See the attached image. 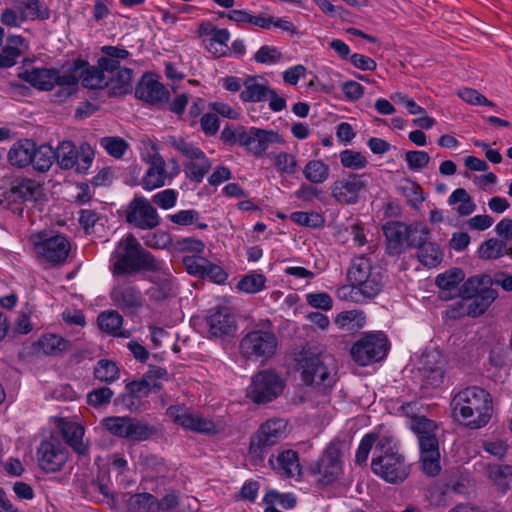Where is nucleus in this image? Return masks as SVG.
I'll return each mask as SVG.
<instances>
[{
    "instance_id": "obj_1",
    "label": "nucleus",
    "mask_w": 512,
    "mask_h": 512,
    "mask_svg": "<svg viewBox=\"0 0 512 512\" xmlns=\"http://www.w3.org/2000/svg\"><path fill=\"white\" fill-rule=\"evenodd\" d=\"M453 417L465 427L477 430L486 426L493 414L490 393L479 386H469L457 392L451 400Z\"/></svg>"
},
{
    "instance_id": "obj_2",
    "label": "nucleus",
    "mask_w": 512,
    "mask_h": 512,
    "mask_svg": "<svg viewBox=\"0 0 512 512\" xmlns=\"http://www.w3.org/2000/svg\"><path fill=\"white\" fill-rule=\"evenodd\" d=\"M113 276H133L139 272H158L161 261L143 248L133 234H127L116 245L110 256Z\"/></svg>"
},
{
    "instance_id": "obj_3",
    "label": "nucleus",
    "mask_w": 512,
    "mask_h": 512,
    "mask_svg": "<svg viewBox=\"0 0 512 512\" xmlns=\"http://www.w3.org/2000/svg\"><path fill=\"white\" fill-rule=\"evenodd\" d=\"M387 278L385 270L371 258L366 255L354 257L347 272V279L351 284V297H376L384 288Z\"/></svg>"
},
{
    "instance_id": "obj_4",
    "label": "nucleus",
    "mask_w": 512,
    "mask_h": 512,
    "mask_svg": "<svg viewBox=\"0 0 512 512\" xmlns=\"http://www.w3.org/2000/svg\"><path fill=\"white\" fill-rule=\"evenodd\" d=\"M371 470L390 484L404 482L410 474V465L390 437H382L376 443Z\"/></svg>"
},
{
    "instance_id": "obj_5",
    "label": "nucleus",
    "mask_w": 512,
    "mask_h": 512,
    "mask_svg": "<svg viewBox=\"0 0 512 512\" xmlns=\"http://www.w3.org/2000/svg\"><path fill=\"white\" fill-rule=\"evenodd\" d=\"M220 138L224 144L230 146L238 144L244 147L248 153L257 158L263 157L270 145L284 143L282 136L276 131L257 127L246 129L241 125H227L222 130Z\"/></svg>"
},
{
    "instance_id": "obj_6",
    "label": "nucleus",
    "mask_w": 512,
    "mask_h": 512,
    "mask_svg": "<svg viewBox=\"0 0 512 512\" xmlns=\"http://www.w3.org/2000/svg\"><path fill=\"white\" fill-rule=\"evenodd\" d=\"M300 367L301 378L306 385L326 389L336 382L335 359L330 354L305 355L300 362Z\"/></svg>"
},
{
    "instance_id": "obj_7",
    "label": "nucleus",
    "mask_w": 512,
    "mask_h": 512,
    "mask_svg": "<svg viewBox=\"0 0 512 512\" xmlns=\"http://www.w3.org/2000/svg\"><path fill=\"white\" fill-rule=\"evenodd\" d=\"M37 258L52 265L63 264L70 252V243L62 234L39 231L30 236Z\"/></svg>"
},
{
    "instance_id": "obj_8",
    "label": "nucleus",
    "mask_w": 512,
    "mask_h": 512,
    "mask_svg": "<svg viewBox=\"0 0 512 512\" xmlns=\"http://www.w3.org/2000/svg\"><path fill=\"white\" fill-rule=\"evenodd\" d=\"M278 346V338L271 329L260 328L248 332L240 341V354L253 361L272 358Z\"/></svg>"
},
{
    "instance_id": "obj_9",
    "label": "nucleus",
    "mask_w": 512,
    "mask_h": 512,
    "mask_svg": "<svg viewBox=\"0 0 512 512\" xmlns=\"http://www.w3.org/2000/svg\"><path fill=\"white\" fill-rule=\"evenodd\" d=\"M286 422L283 419H269L263 423L257 434L251 438L249 453L254 464L260 465L265 460L267 450L285 437Z\"/></svg>"
},
{
    "instance_id": "obj_10",
    "label": "nucleus",
    "mask_w": 512,
    "mask_h": 512,
    "mask_svg": "<svg viewBox=\"0 0 512 512\" xmlns=\"http://www.w3.org/2000/svg\"><path fill=\"white\" fill-rule=\"evenodd\" d=\"M285 388V381L272 370L257 372L247 388V397L255 404H267L276 400Z\"/></svg>"
},
{
    "instance_id": "obj_11",
    "label": "nucleus",
    "mask_w": 512,
    "mask_h": 512,
    "mask_svg": "<svg viewBox=\"0 0 512 512\" xmlns=\"http://www.w3.org/2000/svg\"><path fill=\"white\" fill-rule=\"evenodd\" d=\"M54 152L55 160L62 169L74 168L80 174L88 171L94 159V151L86 142L82 143L78 150L73 142L63 141L54 149Z\"/></svg>"
},
{
    "instance_id": "obj_12",
    "label": "nucleus",
    "mask_w": 512,
    "mask_h": 512,
    "mask_svg": "<svg viewBox=\"0 0 512 512\" xmlns=\"http://www.w3.org/2000/svg\"><path fill=\"white\" fill-rule=\"evenodd\" d=\"M389 349L388 339L382 332L369 333L358 340L351 348L353 360L366 366L374 362H379L387 355Z\"/></svg>"
},
{
    "instance_id": "obj_13",
    "label": "nucleus",
    "mask_w": 512,
    "mask_h": 512,
    "mask_svg": "<svg viewBox=\"0 0 512 512\" xmlns=\"http://www.w3.org/2000/svg\"><path fill=\"white\" fill-rule=\"evenodd\" d=\"M171 145L189 159V161L184 164L186 177L195 183L202 182L212 165L204 152L182 138H172Z\"/></svg>"
},
{
    "instance_id": "obj_14",
    "label": "nucleus",
    "mask_w": 512,
    "mask_h": 512,
    "mask_svg": "<svg viewBox=\"0 0 512 512\" xmlns=\"http://www.w3.org/2000/svg\"><path fill=\"white\" fill-rule=\"evenodd\" d=\"M103 427L112 435L131 441H145L154 433V428L131 417H107L102 420Z\"/></svg>"
},
{
    "instance_id": "obj_15",
    "label": "nucleus",
    "mask_w": 512,
    "mask_h": 512,
    "mask_svg": "<svg viewBox=\"0 0 512 512\" xmlns=\"http://www.w3.org/2000/svg\"><path fill=\"white\" fill-rule=\"evenodd\" d=\"M341 454L340 442L332 441L323 451L321 458L309 468L311 474L320 475V484H332L342 473Z\"/></svg>"
},
{
    "instance_id": "obj_16",
    "label": "nucleus",
    "mask_w": 512,
    "mask_h": 512,
    "mask_svg": "<svg viewBox=\"0 0 512 512\" xmlns=\"http://www.w3.org/2000/svg\"><path fill=\"white\" fill-rule=\"evenodd\" d=\"M126 222L141 230H151L160 224L156 208L143 196L134 197L125 209Z\"/></svg>"
},
{
    "instance_id": "obj_17",
    "label": "nucleus",
    "mask_w": 512,
    "mask_h": 512,
    "mask_svg": "<svg viewBox=\"0 0 512 512\" xmlns=\"http://www.w3.org/2000/svg\"><path fill=\"white\" fill-rule=\"evenodd\" d=\"M366 174L348 173L334 181L330 187L331 195L341 205L358 203L360 194L367 188Z\"/></svg>"
},
{
    "instance_id": "obj_18",
    "label": "nucleus",
    "mask_w": 512,
    "mask_h": 512,
    "mask_svg": "<svg viewBox=\"0 0 512 512\" xmlns=\"http://www.w3.org/2000/svg\"><path fill=\"white\" fill-rule=\"evenodd\" d=\"M36 455L42 471L56 473L61 471L68 461L69 452L59 440L51 439L40 442Z\"/></svg>"
},
{
    "instance_id": "obj_19",
    "label": "nucleus",
    "mask_w": 512,
    "mask_h": 512,
    "mask_svg": "<svg viewBox=\"0 0 512 512\" xmlns=\"http://www.w3.org/2000/svg\"><path fill=\"white\" fill-rule=\"evenodd\" d=\"M135 97L151 105L165 104L169 99V91L159 82L153 73H145L135 88Z\"/></svg>"
},
{
    "instance_id": "obj_20",
    "label": "nucleus",
    "mask_w": 512,
    "mask_h": 512,
    "mask_svg": "<svg viewBox=\"0 0 512 512\" xmlns=\"http://www.w3.org/2000/svg\"><path fill=\"white\" fill-rule=\"evenodd\" d=\"M461 294L468 301L467 314L472 317L483 314L498 297L496 289L484 288L482 285H475L473 290H470L467 281L462 285Z\"/></svg>"
},
{
    "instance_id": "obj_21",
    "label": "nucleus",
    "mask_w": 512,
    "mask_h": 512,
    "mask_svg": "<svg viewBox=\"0 0 512 512\" xmlns=\"http://www.w3.org/2000/svg\"><path fill=\"white\" fill-rule=\"evenodd\" d=\"M110 298L116 307L130 313L142 308L145 301L140 289L131 282L114 286L110 292Z\"/></svg>"
},
{
    "instance_id": "obj_22",
    "label": "nucleus",
    "mask_w": 512,
    "mask_h": 512,
    "mask_svg": "<svg viewBox=\"0 0 512 512\" xmlns=\"http://www.w3.org/2000/svg\"><path fill=\"white\" fill-rule=\"evenodd\" d=\"M423 472L431 477L441 471L439 442L436 434L418 438Z\"/></svg>"
},
{
    "instance_id": "obj_23",
    "label": "nucleus",
    "mask_w": 512,
    "mask_h": 512,
    "mask_svg": "<svg viewBox=\"0 0 512 512\" xmlns=\"http://www.w3.org/2000/svg\"><path fill=\"white\" fill-rule=\"evenodd\" d=\"M207 324L213 337L233 336L237 330L235 315L225 306L211 310L207 317Z\"/></svg>"
},
{
    "instance_id": "obj_24",
    "label": "nucleus",
    "mask_w": 512,
    "mask_h": 512,
    "mask_svg": "<svg viewBox=\"0 0 512 512\" xmlns=\"http://www.w3.org/2000/svg\"><path fill=\"white\" fill-rule=\"evenodd\" d=\"M41 195V187L31 179H17L12 182L10 188L4 193L8 204H22L36 201Z\"/></svg>"
},
{
    "instance_id": "obj_25",
    "label": "nucleus",
    "mask_w": 512,
    "mask_h": 512,
    "mask_svg": "<svg viewBox=\"0 0 512 512\" xmlns=\"http://www.w3.org/2000/svg\"><path fill=\"white\" fill-rule=\"evenodd\" d=\"M61 434L65 443L79 456L89 457V442L84 441L85 428L72 421L63 422Z\"/></svg>"
},
{
    "instance_id": "obj_26",
    "label": "nucleus",
    "mask_w": 512,
    "mask_h": 512,
    "mask_svg": "<svg viewBox=\"0 0 512 512\" xmlns=\"http://www.w3.org/2000/svg\"><path fill=\"white\" fill-rule=\"evenodd\" d=\"M74 71H79L82 85L89 89H103L108 86V75L99 65H90L87 61L77 59L74 61Z\"/></svg>"
},
{
    "instance_id": "obj_27",
    "label": "nucleus",
    "mask_w": 512,
    "mask_h": 512,
    "mask_svg": "<svg viewBox=\"0 0 512 512\" xmlns=\"http://www.w3.org/2000/svg\"><path fill=\"white\" fill-rule=\"evenodd\" d=\"M268 462L273 469L288 478H300L302 475L299 455L295 450L287 449L280 452L276 457V463L274 461V455H271Z\"/></svg>"
},
{
    "instance_id": "obj_28",
    "label": "nucleus",
    "mask_w": 512,
    "mask_h": 512,
    "mask_svg": "<svg viewBox=\"0 0 512 512\" xmlns=\"http://www.w3.org/2000/svg\"><path fill=\"white\" fill-rule=\"evenodd\" d=\"M383 234L386 239V252L389 255H399L403 252L406 243V224L398 221H390L383 225Z\"/></svg>"
},
{
    "instance_id": "obj_29",
    "label": "nucleus",
    "mask_w": 512,
    "mask_h": 512,
    "mask_svg": "<svg viewBox=\"0 0 512 512\" xmlns=\"http://www.w3.org/2000/svg\"><path fill=\"white\" fill-rule=\"evenodd\" d=\"M126 393L115 399L116 404H123L126 408H131L134 404V398L148 396L150 393H157L162 389L160 383L149 384L146 380L131 381L125 386Z\"/></svg>"
},
{
    "instance_id": "obj_30",
    "label": "nucleus",
    "mask_w": 512,
    "mask_h": 512,
    "mask_svg": "<svg viewBox=\"0 0 512 512\" xmlns=\"http://www.w3.org/2000/svg\"><path fill=\"white\" fill-rule=\"evenodd\" d=\"M465 274L460 268H453L436 277V285L439 288V297L449 300L455 297L461 290L459 284L464 280Z\"/></svg>"
},
{
    "instance_id": "obj_31",
    "label": "nucleus",
    "mask_w": 512,
    "mask_h": 512,
    "mask_svg": "<svg viewBox=\"0 0 512 512\" xmlns=\"http://www.w3.org/2000/svg\"><path fill=\"white\" fill-rule=\"evenodd\" d=\"M166 177V163L161 156L157 155L151 159L141 184L145 190L151 191L164 186Z\"/></svg>"
},
{
    "instance_id": "obj_32",
    "label": "nucleus",
    "mask_w": 512,
    "mask_h": 512,
    "mask_svg": "<svg viewBox=\"0 0 512 512\" xmlns=\"http://www.w3.org/2000/svg\"><path fill=\"white\" fill-rule=\"evenodd\" d=\"M35 143L29 139H21L15 142L8 151V162L18 168H24L33 161Z\"/></svg>"
},
{
    "instance_id": "obj_33",
    "label": "nucleus",
    "mask_w": 512,
    "mask_h": 512,
    "mask_svg": "<svg viewBox=\"0 0 512 512\" xmlns=\"http://www.w3.org/2000/svg\"><path fill=\"white\" fill-rule=\"evenodd\" d=\"M19 77L28 82L34 88L42 91H50L55 86L54 69L33 68L19 74Z\"/></svg>"
},
{
    "instance_id": "obj_34",
    "label": "nucleus",
    "mask_w": 512,
    "mask_h": 512,
    "mask_svg": "<svg viewBox=\"0 0 512 512\" xmlns=\"http://www.w3.org/2000/svg\"><path fill=\"white\" fill-rule=\"evenodd\" d=\"M434 366L428 360L422 368V381L425 387L437 388L442 385L445 377V361L440 354L431 355Z\"/></svg>"
},
{
    "instance_id": "obj_35",
    "label": "nucleus",
    "mask_w": 512,
    "mask_h": 512,
    "mask_svg": "<svg viewBox=\"0 0 512 512\" xmlns=\"http://www.w3.org/2000/svg\"><path fill=\"white\" fill-rule=\"evenodd\" d=\"M22 20H47L50 17L48 6L41 0H15Z\"/></svg>"
},
{
    "instance_id": "obj_36",
    "label": "nucleus",
    "mask_w": 512,
    "mask_h": 512,
    "mask_svg": "<svg viewBox=\"0 0 512 512\" xmlns=\"http://www.w3.org/2000/svg\"><path fill=\"white\" fill-rule=\"evenodd\" d=\"M476 286H484V288L493 289V285L501 286L505 291H512V275L504 272L495 274L494 277L483 274L473 276L467 280V286L470 290Z\"/></svg>"
},
{
    "instance_id": "obj_37",
    "label": "nucleus",
    "mask_w": 512,
    "mask_h": 512,
    "mask_svg": "<svg viewBox=\"0 0 512 512\" xmlns=\"http://www.w3.org/2000/svg\"><path fill=\"white\" fill-rule=\"evenodd\" d=\"M175 422L184 428L190 429L195 432L213 434L216 433V426L211 420L205 419L189 413L178 414L175 417Z\"/></svg>"
},
{
    "instance_id": "obj_38",
    "label": "nucleus",
    "mask_w": 512,
    "mask_h": 512,
    "mask_svg": "<svg viewBox=\"0 0 512 512\" xmlns=\"http://www.w3.org/2000/svg\"><path fill=\"white\" fill-rule=\"evenodd\" d=\"M133 79V70L130 68H121L115 72V75H108V84L111 83L110 94L112 96L125 95L131 90Z\"/></svg>"
},
{
    "instance_id": "obj_39",
    "label": "nucleus",
    "mask_w": 512,
    "mask_h": 512,
    "mask_svg": "<svg viewBox=\"0 0 512 512\" xmlns=\"http://www.w3.org/2000/svg\"><path fill=\"white\" fill-rule=\"evenodd\" d=\"M245 89L240 93L244 102H262L267 100L269 87L259 84L255 77H248L244 82Z\"/></svg>"
},
{
    "instance_id": "obj_40",
    "label": "nucleus",
    "mask_w": 512,
    "mask_h": 512,
    "mask_svg": "<svg viewBox=\"0 0 512 512\" xmlns=\"http://www.w3.org/2000/svg\"><path fill=\"white\" fill-rule=\"evenodd\" d=\"M406 244L409 247L420 249L430 238V229L422 222L406 225Z\"/></svg>"
},
{
    "instance_id": "obj_41",
    "label": "nucleus",
    "mask_w": 512,
    "mask_h": 512,
    "mask_svg": "<svg viewBox=\"0 0 512 512\" xmlns=\"http://www.w3.org/2000/svg\"><path fill=\"white\" fill-rule=\"evenodd\" d=\"M303 174L312 184L324 183L330 175V168L321 160H310L306 163Z\"/></svg>"
},
{
    "instance_id": "obj_42",
    "label": "nucleus",
    "mask_w": 512,
    "mask_h": 512,
    "mask_svg": "<svg viewBox=\"0 0 512 512\" xmlns=\"http://www.w3.org/2000/svg\"><path fill=\"white\" fill-rule=\"evenodd\" d=\"M123 317L116 310H106L101 312L97 317V323L101 331L116 336L117 331L123 325Z\"/></svg>"
},
{
    "instance_id": "obj_43",
    "label": "nucleus",
    "mask_w": 512,
    "mask_h": 512,
    "mask_svg": "<svg viewBox=\"0 0 512 512\" xmlns=\"http://www.w3.org/2000/svg\"><path fill=\"white\" fill-rule=\"evenodd\" d=\"M129 512H157L156 497L150 493H137L127 500Z\"/></svg>"
},
{
    "instance_id": "obj_44",
    "label": "nucleus",
    "mask_w": 512,
    "mask_h": 512,
    "mask_svg": "<svg viewBox=\"0 0 512 512\" xmlns=\"http://www.w3.org/2000/svg\"><path fill=\"white\" fill-rule=\"evenodd\" d=\"M55 160L54 149L50 145H35V153L33 152V161L31 164L34 169L40 172L48 171Z\"/></svg>"
},
{
    "instance_id": "obj_45",
    "label": "nucleus",
    "mask_w": 512,
    "mask_h": 512,
    "mask_svg": "<svg viewBox=\"0 0 512 512\" xmlns=\"http://www.w3.org/2000/svg\"><path fill=\"white\" fill-rule=\"evenodd\" d=\"M419 261L427 267H436L443 258V253L439 246L429 240L417 250Z\"/></svg>"
},
{
    "instance_id": "obj_46",
    "label": "nucleus",
    "mask_w": 512,
    "mask_h": 512,
    "mask_svg": "<svg viewBox=\"0 0 512 512\" xmlns=\"http://www.w3.org/2000/svg\"><path fill=\"white\" fill-rule=\"evenodd\" d=\"M448 202L450 205L461 202L457 208L461 216H468L476 210V204L464 188L455 189L449 196Z\"/></svg>"
},
{
    "instance_id": "obj_47",
    "label": "nucleus",
    "mask_w": 512,
    "mask_h": 512,
    "mask_svg": "<svg viewBox=\"0 0 512 512\" xmlns=\"http://www.w3.org/2000/svg\"><path fill=\"white\" fill-rule=\"evenodd\" d=\"M289 219L300 225L307 228H321L325 224V218L321 213L311 211V212H304V211H296L292 212L289 216Z\"/></svg>"
},
{
    "instance_id": "obj_48",
    "label": "nucleus",
    "mask_w": 512,
    "mask_h": 512,
    "mask_svg": "<svg viewBox=\"0 0 512 512\" xmlns=\"http://www.w3.org/2000/svg\"><path fill=\"white\" fill-rule=\"evenodd\" d=\"M506 243L497 238H490L484 241L479 249V257L485 260L498 259L505 254Z\"/></svg>"
},
{
    "instance_id": "obj_49",
    "label": "nucleus",
    "mask_w": 512,
    "mask_h": 512,
    "mask_svg": "<svg viewBox=\"0 0 512 512\" xmlns=\"http://www.w3.org/2000/svg\"><path fill=\"white\" fill-rule=\"evenodd\" d=\"M200 213L194 209L180 210L175 214L169 215V220L179 226H189L195 224L201 230L207 229L208 225L199 222Z\"/></svg>"
},
{
    "instance_id": "obj_50",
    "label": "nucleus",
    "mask_w": 512,
    "mask_h": 512,
    "mask_svg": "<svg viewBox=\"0 0 512 512\" xmlns=\"http://www.w3.org/2000/svg\"><path fill=\"white\" fill-rule=\"evenodd\" d=\"M365 322V315L362 311L350 310L340 313L336 319L335 324L343 329L353 330L355 328H362Z\"/></svg>"
},
{
    "instance_id": "obj_51",
    "label": "nucleus",
    "mask_w": 512,
    "mask_h": 512,
    "mask_svg": "<svg viewBox=\"0 0 512 512\" xmlns=\"http://www.w3.org/2000/svg\"><path fill=\"white\" fill-rule=\"evenodd\" d=\"M94 376L101 382L111 383L119 378V369L114 362L101 359L94 368Z\"/></svg>"
},
{
    "instance_id": "obj_52",
    "label": "nucleus",
    "mask_w": 512,
    "mask_h": 512,
    "mask_svg": "<svg viewBox=\"0 0 512 512\" xmlns=\"http://www.w3.org/2000/svg\"><path fill=\"white\" fill-rule=\"evenodd\" d=\"M39 344L47 355H57L68 349L70 342L58 335L50 334L43 336Z\"/></svg>"
},
{
    "instance_id": "obj_53",
    "label": "nucleus",
    "mask_w": 512,
    "mask_h": 512,
    "mask_svg": "<svg viewBox=\"0 0 512 512\" xmlns=\"http://www.w3.org/2000/svg\"><path fill=\"white\" fill-rule=\"evenodd\" d=\"M266 277L263 274L250 273L237 284V288L245 293L254 294L264 289Z\"/></svg>"
},
{
    "instance_id": "obj_54",
    "label": "nucleus",
    "mask_w": 512,
    "mask_h": 512,
    "mask_svg": "<svg viewBox=\"0 0 512 512\" xmlns=\"http://www.w3.org/2000/svg\"><path fill=\"white\" fill-rule=\"evenodd\" d=\"M379 436L376 433L366 434L360 441L355 455V463L359 466L366 464L368 456L373 446L379 441Z\"/></svg>"
},
{
    "instance_id": "obj_55",
    "label": "nucleus",
    "mask_w": 512,
    "mask_h": 512,
    "mask_svg": "<svg viewBox=\"0 0 512 512\" xmlns=\"http://www.w3.org/2000/svg\"><path fill=\"white\" fill-rule=\"evenodd\" d=\"M340 161L343 167L359 170L367 166V158L359 151L346 149L340 153Z\"/></svg>"
},
{
    "instance_id": "obj_56",
    "label": "nucleus",
    "mask_w": 512,
    "mask_h": 512,
    "mask_svg": "<svg viewBox=\"0 0 512 512\" xmlns=\"http://www.w3.org/2000/svg\"><path fill=\"white\" fill-rule=\"evenodd\" d=\"M100 145L105 151L114 158H121L128 148V144L120 137H103L100 139Z\"/></svg>"
},
{
    "instance_id": "obj_57",
    "label": "nucleus",
    "mask_w": 512,
    "mask_h": 512,
    "mask_svg": "<svg viewBox=\"0 0 512 512\" xmlns=\"http://www.w3.org/2000/svg\"><path fill=\"white\" fill-rule=\"evenodd\" d=\"M185 270L188 274L204 278V272L206 271V265L208 259L200 255L184 256L182 259Z\"/></svg>"
},
{
    "instance_id": "obj_58",
    "label": "nucleus",
    "mask_w": 512,
    "mask_h": 512,
    "mask_svg": "<svg viewBox=\"0 0 512 512\" xmlns=\"http://www.w3.org/2000/svg\"><path fill=\"white\" fill-rule=\"evenodd\" d=\"M490 477L498 486L506 490L512 483V466H496L490 470Z\"/></svg>"
},
{
    "instance_id": "obj_59",
    "label": "nucleus",
    "mask_w": 512,
    "mask_h": 512,
    "mask_svg": "<svg viewBox=\"0 0 512 512\" xmlns=\"http://www.w3.org/2000/svg\"><path fill=\"white\" fill-rule=\"evenodd\" d=\"M282 59V53L274 46L263 45L254 55V60L261 64H274Z\"/></svg>"
},
{
    "instance_id": "obj_60",
    "label": "nucleus",
    "mask_w": 512,
    "mask_h": 512,
    "mask_svg": "<svg viewBox=\"0 0 512 512\" xmlns=\"http://www.w3.org/2000/svg\"><path fill=\"white\" fill-rule=\"evenodd\" d=\"M263 501L267 505L281 504L285 509H291L296 505V498L290 494H281L277 491H269L265 494Z\"/></svg>"
},
{
    "instance_id": "obj_61",
    "label": "nucleus",
    "mask_w": 512,
    "mask_h": 512,
    "mask_svg": "<svg viewBox=\"0 0 512 512\" xmlns=\"http://www.w3.org/2000/svg\"><path fill=\"white\" fill-rule=\"evenodd\" d=\"M401 190L408 204L412 207H417L424 201L422 189L420 185L415 182L408 181L406 185L401 187Z\"/></svg>"
},
{
    "instance_id": "obj_62",
    "label": "nucleus",
    "mask_w": 512,
    "mask_h": 512,
    "mask_svg": "<svg viewBox=\"0 0 512 512\" xmlns=\"http://www.w3.org/2000/svg\"><path fill=\"white\" fill-rule=\"evenodd\" d=\"M114 393L109 387L94 389L87 394V402L94 407H101L110 403Z\"/></svg>"
},
{
    "instance_id": "obj_63",
    "label": "nucleus",
    "mask_w": 512,
    "mask_h": 512,
    "mask_svg": "<svg viewBox=\"0 0 512 512\" xmlns=\"http://www.w3.org/2000/svg\"><path fill=\"white\" fill-rule=\"evenodd\" d=\"M405 160L411 170H421L425 168L430 162V156L425 151H408L405 154Z\"/></svg>"
},
{
    "instance_id": "obj_64",
    "label": "nucleus",
    "mask_w": 512,
    "mask_h": 512,
    "mask_svg": "<svg viewBox=\"0 0 512 512\" xmlns=\"http://www.w3.org/2000/svg\"><path fill=\"white\" fill-rule=\"evenodd\" d=\"M275 166L281 173L294 174L297 169V160L292 154L281 152L275 156Z\"/></svg>"
}]
</instances>
